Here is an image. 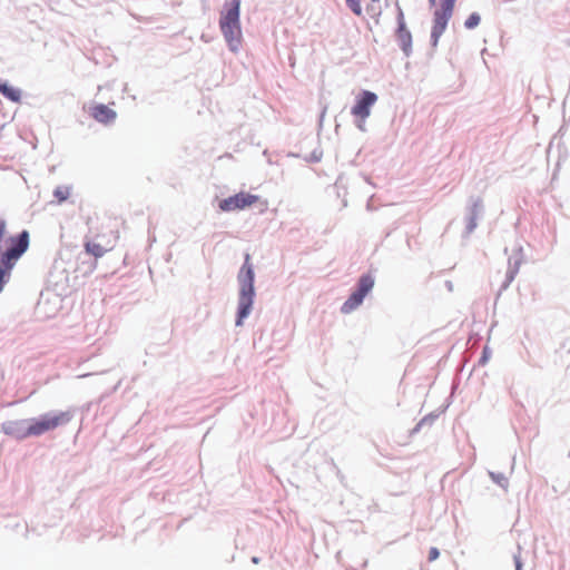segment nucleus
<instances>
[{
    "mask_svg": "<svg viewBox=\"0 0 570 570\" xmlns=\"http://www.w3.org/2000/svg\"><path fill=\"white\" fill-rule=\"evenodd\" d=\"M238 281L240 283V292L238 298V318L236 325L239 326L243 320L250 313L254 296V269L250 263V255L245 254V262L242 266Z\"/></svg>",
    "mask_w": 570,
    "mask_h": 570,
    "instance_id": "obj_1",
    "label": "nucleus"
},
{
    "mask_svg": "<svg viewBox=\"0 0 570 570\" xmlns=\"http://www.w3.org/2000/svg\"><path fill=\"white\" fill-rule=\"evenodd\" d=\"M239 8L240 0H232L229 7L222 12L220 17V29L230 48L236 51L240 43V24H239Z\"/></svg>",
    "mask_w": 570,
    "mask_h": 570,
    "instance_id": "obj_2",
    "label": "nucleus"
},
{
    "mask_svg": "<svg viewBox=\"0 0 570 570\" xmlns=\"http://www.w3.org/2000/svg\"><path fill=\"white\" fill-rule=\"evenodd\" d=\"M259 206L261 212H265L268 207V202L258 195L247 191H239L219 202L218 208L220 212H236L244 210L248 207Z\"/></svg>",
    "mask_w": 570,
    "mask_h": 570,
    "instance_id": "obj_3",
    "label": "nucleus"
},
{
    "mask_svg": "<svg viewBox=\"0 0 570 570\" xmlns=\"http://www.w3.org/2000/svg\"><path fill=\"white\" fill-rule=\"evenodd\" d=\"M6 248L2 252L1 264L11 268L16 261L26 252L29 244V234L22 232L17 237H10L4 242Z\"/></svg>",
    "mask_w": 570,
    "mask_h": 570,
    "instance_id": "obj_4",
    "label": "nucleus"
},
{
    "mask_svg": "<svg viewBox=\"0 0 570 570\" xmlns=\"http://www.w3.org/2000/svg\"><path fill=\"white\" fill-rule=\"evenodd\" d=\"M377 101V96L368 90L361 91L355 99L354 106L351 108V114L357 120V127L364 129L365 120L371 115V108Z\"/></svg>",
    "mask_w": 570,
    "mask_h": 570,
    "instance_id": "obj_5",
    "label": "nucleus"
},
{
    "mask_svg": "<svg viewBox=\"0 0 570 570\" xmlns=\"http://www.w3.org/2000/svg\"><path fill=\"white\" fill-rule=\"evenodd\" d=\"M373 286V278L370 275H363L358 281L357 289L353 292L347 301L342 305V313L348 314L358 307Z\"/></svg>",
    "mask_w": 570,
    "mask_h": 570,
    "instance_id": "obj_6",
    "label": "nucleus"
},
{
    "mask_svg": "<svg viewBox=\"0 0 570 570\" xmlns=\"http://www.w3.org/2000/svg\"><path fill=\"white\" fill-rule=\"evenodd\" d=\"M70 419L69 412L46 413L38 420V434L63 426Z\"/></svg>",
    "mask_w": 570,
    "mask_h": 570,
    "instance_id": "obj_7",
    "label": "nucleus"
},
{
    "mask_svg": "<svg viewBox=\"0 0 570 570\" xmlns=\"http://www.w3.org/2000/svg\"><path fill=\"white\" fill-rule=\"evenodd\" d=\"M452 13L453 12L448 13V11H445V9H443V8L435 10L434 24H433L432 31H431V42H432L433 47H436L440 37L444 32V30L448 26V22H449L450 18L452 17Z\"/></svg>",
    "mask_w": 570,
    "mask_h": 570,
    "instance_id": "obj_8",
    "label": "nucleus"
},
{
    "mask_svg": "<svg viewBox=\"0 0 570 570\" xmlns=\"http://www.w3.org/2000/svg\"><path fill=\"white\" fill-rule=\"evenodd\" d=\"M118 235H114V239H106L104 243H97L95 240H86L85 242V250L87 254L94 256L95 258L102 257L106 253L110 252L115 247L116 239Z\"/></svg>",
    "mask_w": 570,
    "mask_h": 570,
    "instance_id": "obj_9",
    "label": "nucleus"
},
{
    "mask_svg": "<svg viewBox=\"0 0 570 570\" xmlns=\"http://www.w3.org/2000/svg\"><path fill=\"white\" fill-rule=\"evenodd\" d=\"M397 40L400 42V46L402 50L405 52V55H409V51L412 46V36L409 29L406 28L405 20H404V13L401 9V7L397 6Z\"/></svg>",
    "mask_w": 570,
    "mask_h": 570,
    "instance_id": "obj_10",
    "label": "nucleus"
},
{
    "mask_svg": "<svg viewBox=\"0 0 570 570\" xmlns=\"http://www.w3.org/2000/svg\"><path fill=\"white\" fill-rule=\"evenodd\" d=\"M90 115L101 124H109L116 119V112L105 105H97L90 109Z\"/></svg>",
    "mask_w": 570,
    "mask_h": 570,
    "instance_id": "obj_11",
    "label": "nucleus"
},
{
    "mask_svg": "<svg viewBox=\"0 0 570 570\" xmlns=\"http://www.w3.org/2000/svg\"><path fill=\"white\" fill-rule=\"evenodd\" d=\"M0 92L11 101H19L20 90L0 81Z\"/></svg>",
    "mask_w": 570,
    "mask_h": 570,
    "instance_id": "obj_12",
    "label": "nucleus"
},
{
    "mask_svg": "<svg viewBox=\"0 0 570 570\" xmlns=\"http://www.w3.org/2000/svg\"><path fill=\"white\" fill-rule=\"evenodd\" d=\"M71 189L68 186H59L55 190V197L59 203L67 200L70 196Z\"/></svg>",
    "mask_w": 570,
    "mask_h": 570,
    "instance_id": "obj_13",
    "label": "nucleus"
},
{
    "mask_svg": "<svg viewBox=\"0 0 570 570\" xmlns=\"http://www.w3.org/2000/svg\"><path fill=\"white\" fill-rule=\"evenodd\" d=\"M481 20V17L479 13L473 12L469 16V18L465 20L464 26L466 29H473L476 26H479Z\"/></svg>",
    "mask_w": 570,
    "mask_h": 570,
    "instance_id": "obj_14",
    "label": "nucleus"
},
{
    "mask_svg": "<svg viewBox=\"0 0 570 570\" xmlns=\"http://www.w3.org/2000/svg\"><path fill=\"white\" fill-rule=\"evenodd\" d=\"M346 3L356 16L362 14V7L360 0H346Z\"/></svg>",
    "mask_w": 570,
    "mask_h": 570,
    "instance_id": "obj_15",
    "label": "nucleus"
},
{
    "mask_svg": "<svg viewBox=\"0 0 570 570\" xmlns=\"http://www.w3.org/2000/svg\"><path fill=\"white\" fill-rule=\"evenodd\" d=\"M456 0H442L441 8L445 9V11L453 12L454 3Z\"/></svg>",
    "mask_w": 570,
    "mask_h": 570,
    "instance_id": "obj_16",
    "label": "nucleus"
},
{
    "mask_svg": "<svg viewBox=\"0 0 570 570\" xmlns=\"http://www.w3.org/2000/svg\"><path fill=\"white\" fill-rule=\"evenodd\" d=\"M440 556V552L436 548H431L430 551H429V561L432 562L434 560H436Z\"/></svg>",
    "mask_w": 570,
    "mask_h": 570,
    "instance_id": "obj_17",
    "label": "nucleus"
},
{
    "mask_svg": "<svg viewBox=\"0 0 570 570\" xmlns=\"http://www.w3.org/2000/svg\"><path fill=\"white\" fill-rule=\"evenodd\" d=\"M4 276H6V272L2 268H0V292L3 289L4 283H6Z\"/></svg>",
    "mask_w": 570,
    "mask_h": 570,
    "instance_id": "obj_18",
    "label": "nucleus"
},
{
    "mask_svg": "<svg viewBox=\"0 0 570 570\" xmlns=\"http://www.w3.org/2000/svg\"><path fill=\"white\" fill-rule=\"evenodd\" d=\"M253 562H254V563H258V558L254 557V558H253Z\"/></svg>",
    "mask_w": 570,
    "mask_h": 570,
    "instance_id": "obj_19",
    "label": "nucleus"
},
{
    "mask_svg": "<svg viewBox=\"0 0 570 570\" xmlns=\"http://www.w3.org/2000/svg\"><path fill=\"white\" fill-rule=\"evenodd\" d=\"M430 2H431L432 4H434V3H435V0H430Z\"/></svg>",
    "mask_w": 570,
    "mask_h": 570,
    "instance_id": "obj_20",
    "label": "nucleus"
}]
</instances>
